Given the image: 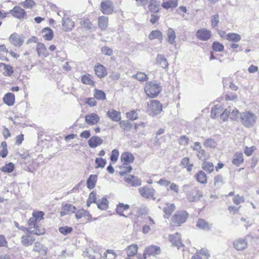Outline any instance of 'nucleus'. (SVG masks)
Wrapping results in <instances>:
<instances>
[{"label": "nucleus", "mask_w": 259, "mask_h": 259, "mask_svg": "<svg viewBox=\"0 0 259 259\" xmlns=\"http://www.w3.org/2000/svg\"><path fill=\"white\" fill-rule=\"evenodd\" d=\"M240 116L241 123L246 127L252 126L257 119L256 115L250 111L241 112L240 113Z\"/></svg>", "instance_id": "1"}, {"label": "nucleus", "mask_w": 259, "mask_h": 259, "mask_svg": "<svg viewBox=\"0 0 259 259\" xmlns=\"http://www.w3.org/2000/svg\"><path fill=\"white\" fill-rule=\"evenodd\" d=\"M161 91V87L155 81H149L146 83L145 91L150 98L157 97Z\"/></svg>", "instance_id": "2"}, {"label": "nucleus", "mask_w": 259, "mask_h": 259, "mask_svg": "<svg viewBox=\"0 0 259 259\" xmlns=\"http://www.w3.org/2000/svg\"><path fill=\"white\" fill-rule=\"evenodd\" d=\"M147 110L149 115L155 116L162 111V104L157 100H151L147 103Z\"/></svg>", "instance_id": "3"}, {"label": "nucleus", "mask_w": 259, "mask_h": 259, "mask_svg": "<svg viewBox=\"0 0 259 259\" xmlns=\"http://www.w3.org/2000/svg\"><path fill=\"white\" fill-rule=\"evenodd\" d=\"M36 219L32 215L28 221V224L29 226V233L30 234H35L37 235H42L45 233V229L39 227L37 224Z\"/></svg>", "instance_id": "4"}, {"label": "nucleus", "mask_w": 259, "mask_h": 259, "mask_svg": "<svg viewBox=\"0 0 259 259\" xmlns=\"http://www.w3.org/2000/svg\"><path fill=\"white\" fill-rule=\"evenodd\" d=\"M239 113V111L236 108L229 106L222 114V119L223 121H226L228 119V117L230 116L231 119L236 120L238 118Z\"/></svg>", "instance_id": "5"}, {"label": "nucleus", "mask_w": 259, "mask_h": 259, "mask_svg": "<svg viewBox=\"0 0 259 259\" xmlns=\"http://www.w3.org/2000/svg\"><path fill=\"white\" fill-rule=\"evenodd\" d=\"M188 213L186 211H178L172 216L171 222L176 226H180L186 221Z\"/></svg>", "instance_id": "6"}, {"label": "nucleus", "mask_w": 259, "mask_h": 259, "mask_svg": "<svg viewBox=\"0 0 259 259\" xmlns=\"http://www.w3.org/2000/svg\"><path fill=\"white\" fill-rule=\"evenodd\" d=\"M138 190L140 195L143 197L155 200L156 198L154 197L155 191L153 188H149L148 186H144L140 187Z\"/></svg>", "instance_id": "7"}, {"label": "nucleus", "mask_w": 259, "mask_h": 259, "mask_svg": "<svg viewBox=\"0 0 259 259\" xmlns=\"http://www.w3.org/2000/svg\"><path fill=\"white\" fill-rule=\"evenodd\" d=\"M100 10L104 14H112L114 10L113 3L109 0L103 1L101 4Z\"/></svg>", "instance_id": "8"}, {"label": "nucleus", "mask_w": 259, "mask_h": 259, "mask_svg": "<svg viewBox=\"0 0 259 259\" xmlns=\"http://www.w3.org/2000/svg\"><path fill=\"white\" fill-rule=\"evenodd\" d=\"M186 197L189 201L195 202L202 197V193L197 189H193L187 192Z\"/></svg>", "instance_id": "9"}, {"label": "nucleus", "mask_w": 259, "mask_h": 259, "mask_svg": "<svg viewBox=\"0 0 259 259\" xmlns=\"http://www.w3.org/2000/svg\"><path fill=\"white\" fill-rule=\"evenodd\" d=\"M9 41L15 47H21L24 42V36L17 33H13L9 38Z\"/></svg>", "instance_id": "10"}, {"label": "nucleus", "mask_w": 259, "mask_h": 259, "mask_svg": "<svg viewBox=\"0 0 259 259\" xmlns=\"http://www.w3.org/2000/svg\"><path fill=\"white\" fill-rule=\"evenodd\" d=\"M197 38L201 40L206 41L210 38L211 33L210 31L206 28L199 29L196 33Z\"/></svg>", "instance_id": "11"}, {"label": "nucleus", "mask_w": 259, "mask_h": 259, "mask_svg": "<svg viewBox=\"0 0 259 259\" xmlns=\"http://www.w3.org/2000/svg\"><path fill=\"white\" fill-rule=\"evenodd\" d=\"M10 12L13 16L19 19L25 18L27 16L26 11L19 6L14 7Z\"/></svg>", "instance_id": "12"}, {"label": "nucleus", "mask_w": 259, "mask_h": 259, "mask_svg": "<svg viewBox=\"0 0 259 259\" xmlns=\"http://www.w3.org/2000/svg\"><path fill=\"white\" fill-rule=\"evenodd\" d=\"M161 250L159 246L151 245L146 248L144 251V255L145 256V258H146L147 255L155 256L159 254Z\"/></svg>", "instance_id": "13"}, {"label": "nucleus", "mask_w": 259, "mask_h": 259, "mask_svg": "<svg viewBox=\"0 0 259 259\" xmlns=\"http://www.w3.org/2000/svg\"><path fill=\"white\" fill-rule=\"evenodd\" d=\"M63 15L64 17L62 20L63 29L65 31H71L74 26V23L70 18L65 17V14L64 13H63Z\"/></svg>", "instance_id": "14"}, {"label": "nucleus", "mask_w": 259, "mask_h": 259, "mask_svg": "<svg viewBox=\"0 0 259 259\" xmlns=\"http://www.w3.org/2000/svg\"><path fill=\"white\" fill-rule=\"evenodd\" d=\"M120 160L123 164L128 165L134 162L135 157L131 152H125L121 154Z\"/></svg>", "instance_id": "15"}, {"label": "nucleus", "mask_w": 259, "mask_h": 259, "mask_svg": "<svg viewBox=\"0 0 259 259\" xmlns=\"http://www.w3.org/2000/svg\"><path fill=\"white\" fill-rule=\"evenodd\" d=\"M100 119V117L97 114L92 113L85 116V121L88 124L93 125L97 124Z\"/></svg>", "instance_id": "16"}, {"label": "nucleus", "mask_w": 259, "mask_h": 259, "mask_svg": "<svg viewBox=\"0 0 259 259\" xmlns=\"http://www.w3.org/2000/svg\"><path fill=\"white\" fill-rule=\"evenodd\" d=\"M125 181L131 185L133 187H137L141 185V180L137 177L133 175H128L125 178Z\"/></svg>", "instance_id": "17"}, {"label": "nucleus", "mask_w": 259, "mask_h": 259, "mask_svg": "<svg viewBox=\"0 0 259 259\" xmlns=\"http://www.w3.org/2000/svg\"><path fill=\"white\" fill-rule=\"evenodd\" d=\"M33 251L37 252L40 255H46L48 251V248L39 242L34 243Z\"/></svg>", "instance_id": "18"}, {"label": "nucleus", "mask_w": 259, "mask_h": 259, "mask_svg": "<svg viewBox=\"0 0 259 259\" xmlns=\"http://www.w3.org/2000/svg\"><path fill=\"white\" fill-rule=\"evenodd\" d=\"M0 71L5 75L10 76L14 72L12 66L3 63H0Z\"/></svg>", "instance_id": "19"}, {"label": "nucleus", "mask_w": 259, "mask_h": 259, "mask_svg": "<svg viewBox=\"0 0 259 259\" xmlns=\"http://www.w3.org/2000/svg\"><path fill=\"white\" fill-rule=\"evenodd\" d=\"M130 206L128 204H124L123 203H119L116 207V212L120 215L124 217H127L129 213H127V210L129 209Z\"/></svg>", "instance_id": "20"}, {"label": "nucleus", "mask_w": 259, "mask_h": 259, "mask_svg": "<svg viewBox=\"0 0 259 259\" xmlns=\"http://www.w3.org/2000/svg\"><path fill=\"white\" fill-rule=\"evenodd\" d=\"M169 239L172 244L177 246L178 249L183 246L181 240V235L178 233H176L174 235H169Z\"/></svg>", "instance_id": "21"}, {"label": "nucleus", "mask_w": 259, "mask_h": 259, "mask_svg": "<svg viewBox=\"0 0 259 259\" xmlns=\"http://www.w3.org/2000/svg\"><path fill=\"white\" fill-rule=\"evenodd\" d=\"M94 70L96 74L100 78L104 77L107 74L106 68L100 64H98L95 66Z\"/></svg>", "instance_id": "22"}, {"label": "nucleus", "mask_w": 259, "mask_h": 259, "mask_svg": "<svg viewBox=\"0 0 259 259\" xmlns=\"http://www.w3.org/2000/svg\"><path fill=\"white\" fill-rule=\"evenodd\" d=\"M106 115L113 121L117 122L121 120L120 113L114 109L108 110Z\"/></svg>", "instance_id": "23"}, {"label": "nucleus", "mask_w": 259, "mask_h": 259, "mask_svg": "<svg viewBox=\"0 0 259 259\" xmlns=\"http://www.w3.org/2000/svg\"><path fill=\"white\" fill-rule=\"evenodd\" d=\"M76 210V207L72 204H66L62 207L60 211V215L63 217L66 214L73 213Z\"/></svg>", "instance_id": "24"}, {"label": "nucleus", "mask_w": 259, "mask_h": 259, "mask_svg": "<svg viewBox=\"0 0 259 259\" xmlns=\"http://www.w3.org/2000/svg\"><path fill=\"white\" fill-rule=\"evenodd\" d=\"M233 245L237 250H243L247 247V243L245 239L240 238L234 241Z\"/></svg>", "instance_id": "25"}, {"label": "nucleus", "mask_w": 259, "mask_h": 259, "mask_svg": "<svg viewBox=\"0 0 259 259\" xmlns=\"http://www.w3.org/2000/svg\"><path fill=\"white\" fill-rule=\"evenodd\" d=\"M103 143V140L98 136H93L88 141L89 146L92 148H95Z\"/></svg>", "instance_id": "26"}, {"label": "nucleus", "mask_w": 259, "mask_h": 259, "mask_svg": "<svg viewBox=\"0 0 259 259\" xmlns=\"http://www.w3.org/2000/svg\"><path fill=\"white\" fill-rule=\"evenodd\" d=\"M34 241L35 238L28 234L26 235H23L21 237V243L22 245L25 246L31 245Z\"/></svg>", "instance_id": "27"}, {"label": "nucleus", "mask_w": 259, "mask_h": 259, "mask_svg": "<svg viewBox=\"0 0 259 259\" xmlns=\"http://www.w3.org/2000/svg\"><path fill=\"white\" fill-rule=\"evenodd\" d=\"M243 161V153L241 152H238L233 156L232 163L236 166H239Z\"/></svg>", "instance_id": "28"}, {"label": "nucleus", "mask_w": 259, "mask_h": 259, "mask_svg": "<svg viewBox=\"0 0 259 259\" xmlns=\"http://www.w3.org/2000/svg\"><path fill=\"white\" fill-rule=\"evenodd\" d=\"M160 2L157 0H150L148 9L151 12L157 13L159 11Z\"/></svg>", "instance_id": "29"}, {"label": "nucleus", "mask_w": 259, "mask_h": 259, "mask_svg": "<svg viewBox=\"0 0 259 259\" xmlns=\"http://www.w3.org/2000/svg\"><path fill=\"white\" fill-rule=\"evenodd\" d=\"M196 226L199 229L204 230L205 231H208L211 227V224H209L205 220L200 219L197 222Z\"/></svg>", "instance_id": "30"}, {"label": "nucleus", "mask_w": 259, "mask_h": 259, "mask_svg": "<svg viewBox=\"0 0 259 259\" xmlns=\"http://www.w3.org/2000/svg\"><path fill=\"white\" fill-rule=\"evenodd\" d=\"M156 61L159 65L163 68L165 69L168 67V63L164 55L158 54L156 57Z\"/></svg>", "instance_id": "31"}, {"label": "nucleus", "mask_w": 259, "mask_h": 259, "mask_svg": "<svg viewBox=\"0 0 259 259\" xmlns=\"http://www.w3.org/2000/svg\"><path fill=\"white\" fill-rule=\"evenodd\" d=\"M138 246L137 244H133L126 248V252L128 257L133 256L138 252Z\"/></svg>", "instance_id": "32"}, {"label": "nucleus", "mask_w": 259, "mask_h": 259, "mask_svg": "<svg viewBox=\"0 0 259 259\" xmlns=\"http://www.w3.org/2000/svg\"><path fill=\"white\" fill-rule=\"evenodd\" d=\"M36 51L39 56L47 57L49 55L47 48L42 43H38L37 45Z\"/></svg>", "instance_id": "33"}, {"label": "nucleus", "mask_w": 259, "mask_h": 259, "mask_svg": "<svg viewBox=\"0 0 259 259\" xmlns=\"http://www.w3.org/2000/svg\"><path fill=\"white\" fill-rule=\"evenodd\" d=\"M43 37L45 40H51L53 39L54 33L53 30L49 28L46 27L42 30Z\"/></svg>", "instance_id": "34"}, {"label": "nucleus", "mask_w": 259, "mask_h": 259, "mask_svg": "<svg viewBox=\"0 0 259 259\" xmlns=\"http://www.w3.org/2000/svg\"><path fill=\"white\" fill-rule=\"evenodd\" d=\"M15 101V96L13 93H8L6 94L3 98L4 102L8 106H12L14 104Z\"/></svg>", "instance_id": "35"}, {"label": "nucleus", "mask_w": 259, "mask_h": 259, "mask_svg": "<svg viewBox=\"0 0 259 259\" xmlns=\"http://www.w3.org/2000/svg\"><path fill=\"white\" fill-rule=\"evenodd\" d=\"M195 178L197 181L201 184H206L207 183L206 175L202 170L198 171V172L195 175Z\"/></svg>", "instance_id": "36"}, {"label": "nucleus", "mask_w": 259, "mask_h": 259, "mask_svg": "<svg viewBox=\"0 0 259 259\" xmlns=\"http://www.w3.org/2000/svg\"><path fill=\"white\" fill-rule=\"evenodd\" d=\"M149 38L150 40H153L154 39H158L160 42H162L163 40L162 34L159 30H153L149 34Z\"/></svg>", "instance_id": "37"}, {"label": "nucleus", "mask_w": 259, "mask_h": 259, "mask_svg": "<svg viewBox=\"0 0 259 259\" xmlns=\"http://www.w3.org/2000/svg\"><path fill=\"white\" fill-rule=\"evenodd\" d=\"M166 34H167V42L169 44L172 45L174 43L175 40L176 38V33H175V30L172 28H170L167 30V31L166 32Z\"/></svg>", "instance_id": "38"}, {"label": "nucleus", "mask_w": 259, "mask_h": 259, "mask_svg": "<svg viewBox=\"0 0 259 259\" xmlns=\"http://www.w3.org/2000/svg\"><path fill=\"white\" fill-rule=\"evenodd\" d=\"M108 18L102 16L98 18V25L102 30H105L108 26Z\"/></svg>", "instance_id": "39"}, {"label": "nucleus", "mask_w": 259, "mask_h": 259, "mask_svg": "<svg viewBox=\"0 0 259 259\" xmlns=\"http://www.w3.org/2000/svg\"><path fill=\"white\" fill-rule=\"evenodd\" d=\"M222 108L220 105H217L212 108L211 111V116L212 118H214L220 115L222 116L223 114Z\"/></svg>", "instance_id": "40"}, {"label": "nucleus", "mask_w": 259, "mask_h": 259, "mask_svg": "<svg viewBox=\"0 0 259 259\" xmlns=\"http://www.w3.org/2000/svg\"><path fill=\"white\" fill-rule=\"evenodd\" d=\"M202 168L207 173H211L214 170V165L212 162L205 160L202 164Z\"/></svg>", "instance_id": "41"}, {"label": "nucleus", "mask_w": 259, "mask_h": 259, "mask_svg": "<svg viewBox=\"0 0 259 259\" xmlns=\"http://www.w3.org/2000/svg\"><path fill=\"white\" fill-rule=\"evenodd\" d=\"M97 180V176L96 175H91L88 179L87 183L88 188L92 189H93L95 186Z\"/></svg>", "instance_id": "42"}, {"label": "nucleus", "mask_w": 259, "mask_h": 259, "mask_svg": "<svg viewBox=\"0 0 259 259\" xmlns=\"http://www.w3.org/2000/svg\"><path fill=\"white\" fill-rule=\"evenodd\" d=\"M178 0H169L162 4V7L165 9H168L169 8H174L178 6Z\"/></svg>", "instance_id": "43"}, {"label": "nucleus", "mask_w": 259, "mask_h": 259, "mask_svg": "<svg viewBox=\"0 0 259 259\" xmlns=\"http://www.w3.org/2000/svg\"><path fill=\"white\" fill-rule=\"evenodd\" d=\"M241 39V36L236 33H229L227 34V40L235 42H239Z\"/></svg>", "instance_id": "44"}, {"label": "nucleus", "mask_w": 259, "mask_h": 259, "mask_svg": "<svg viewBox=\"0 0 259 259\" xmlns=\"http://www.w3.org/2000/svg\"><path fill=\"white\" fill-rule=\"evenodd\" d=\"M176 206L174 204L167 203L166 206L163 208V212L167 215H170L172 212L175 210Z\"/></svg>", "instance_id": "45"}, {"label": "nucleus", "mask_w": 259, "mask_h": 259, "mask_svg": "<svg viewBox=\"0 0 259 259\" xmlns=\"http://www.w3.org/2000/svg\"><path fill=\"white\" fill-rule=\"evenodd\" d=\"M94 97L98 100L103 101L106 99V94L101 90L95 89L94 90Z\"/></svg>", "instance_id": "46"}, {"label": "nucleus", "mask_w": 259, "mask_h": 259, "mask_svg": "<svg viewBox=\"0 0 259 259\" xmlns=\"http://www.w3.org/2000/svg\"><path fill=\"white\" fill-rule=\"evenodd\" d=\"M133 77L140 81H146L148 79L147 75L142 72H139L136 74L133 75Z\"/></svg>", "instance_id": "47"}, {"label": "nucleus", "mask_w": 259, "mask_h": 259, "mask_svg": "<svg viewBox=\"0 0 259 259\" xmlns=\"http://www.w3.org/2000/svg\"><path fill=\"white\" fill-rule=\"evenodd\" d=\"M92 203H97L96 201V193L94 191H92L88 199L87 202V205L88 207H89Z\"/></svg>", "instance_id": "48"}, {"label": "nucleus", "mask_w": 259, "mask_h": 259, "mask_svg": "<svg viewBox=\"0 0 259 259\" xmlns=\"http://www.w3.org/2000/svg\"><path fill=\"white\" fill-rule=\"evenodd\" d=\"M98 208L102 210H105L108 207V200L106 198H103L100 202H97Z\"/></svg>", "instance_id": "49"}, {"label": "nucleus", "mask_w": 259, "mask_h": 259, "mask_svg": "<svg viewBox=\"0 0 259 259\" xmlns=\"http://www.w3.org/2000/svg\"><path fill=\"white\" fill-rule=\"evenodd\" d=\"M81 80L84 84L88 85L93 84V81L92 80L90 74L82 75L81 78Z\"/></svg>", "instance_id": "50"}, {"label": "nucleus", "mask_w": 259, "mask_h": 259, "mask_svg": "<svg viewBox=\"0 0 259 259\" xmlns=\"http://www.w3.org/2000/svg\"><path fill=\"white\" fill-rule=\"evenodd\" d=\"M95 163L97 164V165L95 166L96 168L104 167L106 164V160L102 158H96Z\"/></svg>", "instance_id": "51"}, {"label": "nucleus", "mask_w": 259, "mask_h": 259, "mask_svg": "<svg viewBox=\"0 0 259 259\" xmlns=\"http://www.w3.org/2000/svg\"><path fill=\"white\" fill-rule=\"evenodd\" d=\"M14 168V164L12 162H9V163L6 164L5 166H3L1 168V170L5 172H12Z\"/></svg>", "instance_id": "52"}, {"label": "nucleus", "mask_w": 259, "mask_h": 259, "mask_svg": "<svg viewBox=\"0 0 259 259\" xmlns=\"http://www.w3.org/2000/svg\"><path fill=\"white\" fill-rule=\"evenodd\" d=\"M203 144L206 147L214 148L216 146V142L214 139L209 138L204 142Z\"/></svg>", "instance_id": "53"}, {"label": "nucleus", "mask_w": 259, "mask_h": 259, "mask_svg": "<svg viewBox=\"0 0 259 259\" xmlns=\"http://www.w3.org/2000/svg\"><path fill=\"white\" fill-rule=\"evenodd\" d=\"M105 257L107 259H116L117 257L116 253L111 249H108L106 252L104 253Z\"/></svg>", "instance_id": "54"}, {"label": "nucleus", "mask_w": 259, "mask_h": 259, "mask_svg": "<svg viewBox=\"0 0 259 259\" xmlns=\"http://www.w3.org/2000/svg\"><path fill=\"white\" fill-rule=\"evenodd\" d=\"M212 47L213 50L215 52H221L224 49V46L218 41L213 42L212 45Z\"/></svg>", "instance_id": "55"}, {"label": "nucleus", "mask_w": 259, "mask_h": 259, "mask_svg": "<svg viewBox=\"0 0 259 259\" xmlns=\"http://www.w3.org/2000/svg\"><path fill=\"white\" fill-rule=\"evenodd\" d=\"M44 214L45 213L42 211H34L32 213V215L36 219L37 222L44 219Z\"/></svg>", "instance_id": "56"}, {"label": "nucleus", "mask_w": 259, "mask_h": 259, "mask_svg": "<svg viewBox=\"0 0 259 259\" xmlns=\"http://www.w3.org/2000/svg\"><path fill=\"white\" fill-rule=\"evenodd\" d=\"M219 22V15L218 14L214 15L211 17V24L213 28H215L218 26Z\"/></svg>", "instance_id": "57"}, {"label": "nucleus", "mask_w": 259, "mask_h": 259, "mask_svg": "<svg viewBox=\"0 0 259 259\" xmlns=\"http://www.w3.org/2000/svg\"><path fill=\"white\" fill-rule=\"evenodd\" d=\"M233 201L234 204L236 205H238L241 203H243L244 202V198L243 196H240L239 195H235L233 199Z\"/></svg>", "instance_id": "58"}, {"label": "nucleus", "mask_w": 259, "mask_h": 259, "mask_svg": "<svg viewBox=\"0 0 259 259\" xmlns=\"http://www.w3.org/2000/svg\"><path fill=\"white\" fill-rule=\"evenodd\" d=\"M35 3L33 0H25L24 2H22L21 5L23 7L26 8H32Z\"/></svg>", "instance_id": "59"}, {"label": "nucleus", "mask_w": 259, "mask_h": 259, "mask_svg": "<svg viewBox=\"0 0 259 259\" xmlns=\"http://www.w3.org/2000/svg\"><path fill=\"white\" fill-rule=\"evenodd\" d=\"M119 155V151L117 149L113 150L110 156L111 160L115 163L118 160Z\"/></svg>", "instance_id": "60"}, {"label": "nucleus", "mask_w": 259, "mask_h": 259, "mask_svg": "<svg viewBox=\"0 0 259 259\" xmlns=\"http://www.w3.org/2000/svg\"><path fill=\"white\" fill-rule=\"evenodd\" d=\"M88 214H89V212L88 211L84 210L83 209H81L76 212L75 215V218L77 219H79L84 216L87 215Z\"/></svg>", "instance_id": "61"}, {"label": "nucleus", "mask_w": 259, "mask_h": 259, "mask_svg": "<svg viewBox=\"0 0 259 259\" xmlns=\"http://www.w3.org/2000/svg\"><path fill=\"white\" fill-rule=\"evenodd\" d=\"M197 152V156L199 158V159L201 160H206V154L205 151L203 149H200L196 151Z\"/></svg>", "instance_id": "62"}, {"label": "nucleus", "mask_w": 259, "mask_h": 259, "mask_svg": "<svg viewBox=\"0 0 259 259\" xmlns=\"http://www.w3.org/2000/svg\"><path fill=\"white\" fill-rule=\"evenodd\" d=\"M59 232L62 234L66 235L71 232L72 229L68 226L60 227L59 229Z\"/></svg>", "instance_id": "63"}, {"label": "nucleus", "mask_w": 259, "mask_h": 259, "mask_svg": "<svg viewBox=\"0 0 259 259\" xmlns=\"http://www.w3.org/2000/svg\"><path fill=\"white\" fill-rule=\"evenodd\" d=\"M119 124L120 127L124 130L130 128L132 126V124L127 120L121 121Z\"/></svg>", "instance_id": "64"}]
</instances>
